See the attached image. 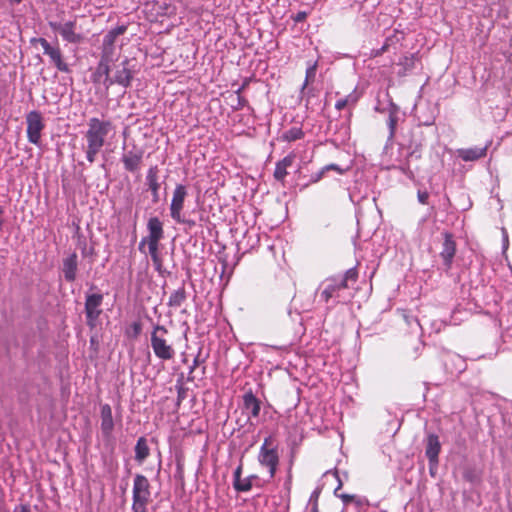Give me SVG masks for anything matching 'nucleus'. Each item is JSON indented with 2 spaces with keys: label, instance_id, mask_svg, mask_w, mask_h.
Here are the masks:
<instances>
[{
  "label": "nucleus",
  "instance_id": "46",
  "mask_svg": "<svg viewBox=\"0 0 512 512\" xmlns=\"http://www.w3.org/2000/svg\"><path fill=\"white\" fill-rule=\"evenodd\" d=\"M504 248L507 249L508 247V234L507 232L504 230Z\"/></svg>",
  "mask_w": 512,
  "mask_h": 512
},
{
  "label": "nucleus",
  "instance_id": "15",
  "mask_svg": "<svg viewBox=\"0 0 512 512\" xmlns=\"http://www.w3.org/2000/svg\"><path fill=\"white\" fill-rule=\"evenodd\" d=\"M103 302L102 294L88 295L85 302L87 318L93 320L99 317L101 313V305Z\"/></svg>",
  "mask_w": 512,
  "mask_h": 512
},
{
  "label": "nucleus",
  "instance_id": "19",
  "mask_svg": "<svg viewBox=\"0 0 512 512\" xmlns=\"http://www.w3.org/2000/svg\"><path fill=\"white\" fill-rule=\"evenodd\" d=\"M60 35L62 36L63 40L69 43L77 44L83 40L82 35L76 32L75 21H68L64 23L63 27L61 28Z\"/></svg>",
  "mask_w": 512,
  "mask_h": 512
},
{
  "label": "nucleus",
  "instance_id": "41",
  "mask_svg": "<svg viewBox=\"0 0 512 512\" xmlns=\"http://www.w3.org/2000/svg\"><path fill=\"white\" fill-rule=\"evenodd\" d=\"M241 473H242V464H240L234 471L233 481H237L238 479H241Z\"/></svg>",
  "mask_w": 512,
  "mask_h": 512
},
{
  "label": "nucleus",
  "instance_id": "14",
  "mask_svg": "<svg viewBox=\"0 0 512 512\" xmlns=\"http://www.w3.org/2000/svg\"><path fill=\"white\" fill-rule=\"evenodd\" d=\"M113 61L111 57H104L101 55V59L97 65L96 71L94 73V81H101V78L104 77V84L107 88L110 87V63Z\"/></svg>",
  "mask_w": 512,
  "mask_h": 512
},
{
  "label": "nucleus",
  "instance_id": "33",
  "mask_svg": "<svg viewBox=\"0 0 512 512\" xmlns=\"http://www.w3.org/2000/svg\"><path fill=\"white\" fill-rule=\"evenodd\" d=\"M397 125V116L395 113H390L388 118V126L390 129V137H393L395 134V129Z\"/></svg>",
  "mask_w": 512,
  "mask_h": 512
},
{
  "label": "nucleus",
  "instance_id": "20",
  "mask_svg": "<svg viewBox=\"0 0 512 512\" xmlns=\"http://www.w3.org/2000/svg\"><path fill=\"white\" fill-rule=\"evenodd\" d=\"M114 428L112 410L108 404L101 407V430L105 437H109Z\"/></svg>",
  "mask_w": 512,
  "mask_h": 512
},
{
  "label": "nucleus",
  "instance_id": "9",
  "mask_svg": "<svg viewBox=\"0 0 512 512\" xmlns=\"http://www.w3.org/2000/svg\"><path fill=\"white\" fill-rule=\"evenodd\" d=\"M27 122V138L30 143L39 144L41 139V131L44 129V123L41 113L31 111L26 116Z\"/></svg>",
  "mask_w": 512,
  "mask_h": 512
},
{
  "label": "nucleus",
  "instance_id": "44",
  "mask_svg": "<svg viewBox=\"0 0 512 512\" xmlns=\"http://www.w3.org/2000/svg\"><path fill=\"white\" fill-rule=\"evenodd\" d=\"M133 329H134V333L135 334H138L141 330V326L138 322H135L134 325H133Z\"/></svg>",
  "mask_w": 512,
  "mask_h": 512
},
{
  "label": "nucleus",
  "instance_id": "32",
  "mask_svg": "<svg viewBox=\"0 0 512 512\" xmlns=\"http://www.w3.org/2000/svg\"><path fill=\"white\" fill-rule=\"evenodd\" d=\"M399 65L404 66L405 70L413 69L414 68V55L404 56L400 60Z\"/></svg>",
  "mask_w": 512,
  "mask_h": 512
},
{
  "label": "nucleus",
  "instance_id": "36",
  "mask_svg": "<svg viewBox=\"0 0 512 512\" xmlns=\"http://www.w3.org/2000/svg\"><path fill=\"white\" fill-rule=\"evenodd\" d=\"M307 16H308V13H307V12H305V11H299L298 13H296V14H295V16H293V20H294L295 22H297V23H298V22H303V21H305V20H306Z\"/></svg>",
  "mask_w": 512,
  "mask_h": 512
},
{
  "label": "nucleus",
  "instance_id": "18",
  "mask_svg": "<svg viewBox=\"0 0 512 512\" xmlns=\"http://www.w3.org/2000/svg\"><path fill=\"white\" fill-rule=\"evenodd\" d=\"M457 156L463 161H476L486 156L487 146L485 147H474V148H462L456 151Z\"/></svg>",
  "mask_w": 512,
  "mask_h": 512
},
{
  "label": "nucleus",
  "instance_id": "16",
  "mask_svg": "<svg viewBox=\"0 0 512 512\" xmlns=\"http://www.w3.org/2000/svg\"><path fill=\"white\" fill-rule=\"evenodd\" d=\"M295 158V154L290 153L276 163L273 176L277 181L284 184L285 178L288 175L287 169L293 165Z\"/></svg>",
  "mask_w": 512,
  "mask_h": 512
},
{
  "label": "nucleus",
  "instance_id": "4",
  "mask_svg": "<svg viewBox=\"0 0 512 512\" xmlns=\"http://www.w3.org/2000/svg\"><path fill=\"white\" fill-rule=\"evenodd\" d=\"M151 346L155 355L162 360H169L174 356V350L169 344L168 330L157 325L151 336Z\"/></svg>",
  "mask_w": 512,
  "mask_h": 512
},
{
  "label": "nucleus",
  "instance_id": "28",
  "mask_svg": "<svg viewBox=\"0 0 512 512\" xmlns=\"http://www.w3.org/2000/svg\"><path fill=\"white\" fill-rule=\"evenodd\" d=\"M317 66V61L308 65L306 69L305 81L302 85V90H304L309 84L315 81Z\"/></svg>",
  "mask_w": 512,
  "mask_h": 512
},
{
  "label": "nucleus",
  "instance_id": "38",
  "mask_svg": "<svg viewBox=\"0 0 512 512\" xmlns=\"http://www.w3.org/2000/svg\"><path fill=\"white\" fill-rule=\"evenodd\" d=\"M324 168V171H330V170H334L336 172H338L339 174H343L344 171L343 169H341L338 165L336 164H329V165H326Z\"/></svg>",
  "mask_w": 512,
  "mask_h": 512
},
{
  "label": "nucleus",
  "instance_id": "49",
  "mask_svg": "<svg viewBox=\"0 0 512 512\" xmlns=\"http://www.w3.org/2000/svg\"><path fill=\"white\" fill-rule=\"evenodd\" d=\"M418 327L423 330V326H421L420 322H417Z\"/></svg>",
  "mask_w": 512,
  "mask_h": 512
},
{
  "label": "nucleus",
  "instance_id": "3",
  "mask_svg": "<svg viewBox=\"0 0 512 512\" xmlns=\"http://www.w3.org/2000/svg\"><path fill=\"white\" fill-rule=\"evenodd\" d=\"M150 498L151 492L148 479L141 474H137L133 483V511L147 512V506L150 502Z\"/></svg>",
  "mask_w": 512,
  "mask_h": 512
},
{
  "label": "nucleus",
  "instance_id": "12",
  "mask_svg": "<svg viewBox=\"0 0 512 512\" xmlns=\"http://www.w3.org/2000/svg\"><path fill=\"white\" fill-rule=\"evenodd\" d=\"M127 30V26L120 25L111 29L103 39L102 54L104 57L114 58L115 47L114 43L118 36L123 35Z\"/></svg>",
  "mask_w": 512,
  "mask_h": 512
},
{
  "label": "nucleus",
  "instance_id": "17",
  "mask_svg": "<svg viewBox=\"0 0 512 512\" xmlns=\"http://www.w3.org/2000/svg\"><path fill=\"white\" fill-rule=\"evenodd\" d=\"M78 266V256L74 252L63 260V274L67 282H73L76 279V272Z\"/></svg>",
  "mask_w": 512,
  "mask_h": 512
},
{
  "label": "nucleus",
  "instance_id": "5",
  "mask_svg": "<svg viewBox=\"0 0 512 512\" xmlns=\"http://www.w3.org/2000/svg\"><path fill=\"white\" fill-rule=\"evenodd\" d=\"M32 45L39 44L45 55H47L50 59V62L59 70L60 72L69 73L70 68L66 63L62 50L59 45H51L45 38H32L30 40Z\"/></svg>",
  "mask_w": 512,
  "mask_h": 512
},
{
  "label": "nucleus",
  "instance_id": "31",
  "mask_svg": "<svg viewBox=\"0 0 512 512\" xmlns=\"http://www.w3.org/2000/svg\"><path fill=\"white\" fill-rule=\"evenodd\" d=\"M334 297V288L331 287V283L329 282L323 291L320 294L321 300L324 302H328L331 298Z\"/></svg>",
  "mask_w": 512,
  "mask_h": 512
},
{
  "label": "nucleus",
  "instance_id": "47",
  "mask_svg": "<svg viewBox=\"0 0 512 512\" xmlns=\"http://www.w3.org/2000/svg\"><path fill=\"white\" fill-rule=\"evenodd\" d=\"M418 327L423 330V326H421L420 322H417Z\"/></svg>",
  "mask_w": 512,
  "mask_h": 512
},
{
  "label": "nucleus",
  "instance_id": "39",
  "mask_svg": "<svg viewBox=\"0 0 512 512\" xmlns=\"http://www.w3.org/2000/svg\"><path fill=\"white\" fill-rule=\"evenodd\" d=\"M346 107H347V102H345V101L343 100V98L338 99V100L336 101V103H335V108H336L337 110H339V111H340V110H342V109H344V108H346Z\"/></svg>",
  "mask_w": 512,
  "mask_h": 512
},
{
  "label": "nucleus",
  "instance_id": "11",
  "mask_svg": "<svg viewBox=\"0 0 512 512\" xmlns=\"http://www.w3.org/2000/svg\"><path fill=\"white\" fill-rule=\"evenodd\" d=\"M132 79L133 71L130 68V60L126 58L115 67L114 75L111 77L110 86L118 84L126 88L130 86Z\"/></svg>",
  "mask_w": 512,
  "mask_h": 512
},
{
  "label": "nucleus",
  "instance_id": "7",
  "mask_svg": "<svg viewBox=\"0 0 512 512\" xmlns=\"http://www.w3.org/2000/svg\"><path fill=\"white\" fill-rule=\"evenodd\" d=\"M258 460L262 466L269 469L270 478H273L276 473V468L279 463L277 450L271 446V439L266 438L260 448Z\"/></svg>",
  "mask_w": 512,
  "mask_h": 512
},
{
  "label": "nucleus",
  "instance_id": "34",
  "mask_svg": "<svg viewBox=\"0 0 512 512\" xmlns=\"http://www.w3.org/2000/svg\"><path fill=\"white\" fill-rule=\"evenodd\" d=\"M345 102H347V106H354L358 101V96L351 93L347 95L345 98H343Z\"/></svg>",
  "mask_w": 512,
  "mask_h": 512
},
{
  "label": "nucleus",
  "instance_id": "43",
  "mask_svg": "<svg viewBox=\"0 0 512 512\" xmlns=\"http://www.w3.org/2000/svg\"><path fill=\"white\" fill-rule=\"evenodd\" d=\"M330 283H331V287L334 288V297H337V298L340 297V291L341 290H339L337 288V286H335V284H333L331 281H330Z\"/></svg>",
  "mask_w": 512,
  "mask_h": 512
},
{
  "label": "nucleus",
  "instance_id": "25",
  "mask_svg": "<svg viewBox=\"0 0 512 512\" xmlns=\"http://www.w3.org/2000/svg\"><path fill=\"white\" fill-rule=\"evenodd\" d=\"M149 456V447L145 438L141 437L138 439L135 446V459L142 463Z\"/></svg>",
  "mask_w": 512,
  "mask_h": 512
},
{
  "label": "nucleus",
  "instance_id": "21",
  "mask_svg": "<svg viewBox=\"0 0 512 512\" xmlns=\"http://www.w3.org/2000/svg\"><path fill=\"white\" fill-rule=\"evenodd\" d=\"M358 280V271L356 268L348 269L344 276L340 279H331L330 281L337 286L339 290L347 289L350 285H353Z\"/></svg>",
  "mask_w": 512,
  "mask_h": 512
},
{
  "label": "nucleus",
  "instance_id": "1",
  "mask_svg": "<svg viewBox=\"0 0 512 512\" xmlns=\"http://www.w3.org/2000/svg\"><path fill=\"white\" fill-rule=\"evenodd\" d=\"M115 132V125L110 120L91 117L87 122V130L84 133L85 145L83 150L87 161L92 164L97 155L106 145L108 136Z\"/></svg>",
  "mask_w": 512,
  "mask_h": 512
},
{
  "label": "nucleus",
  "instance_id": "50",
  "mask_svg": "<svg viewBox=\"0 0 512 512\" xmlns=\"http://www.w3.org/2000/svg\"><path fill=\"white\" fill-rule=\"evenodd\" d=\"M15 3H20L22 0H13Z\"/></svg>",
  "mask_w": 512,
  "mask_h": 512
},
{
  "label": "nucleus",
  "instance_id": "40",
  "mask_svg": "<svg viewBox=\"0 0 512 512\" xmlns=\"http://www.w3.org/2000/svg\"><path fill=\"white\" fill-rule=\"evenodd\" d=\"M49 26L52 30L61 32V28L63 27V24H60L58 22H49Z\"/></svg>",
  "mask_w": 512,
  "mask_h": 512
},
{
  "label": "nucleus",
  "instance_id": "22",
  "mask_svg": "<svg viewBox=\"0 0 512 512\" xmlns=\"http://www.w3.org/2000/svg\"><path fill=\"white\" fill-rule=\"evenodd\" d=\"M158 172V167L152 166L148 169L146 176L147 184L152 192L154 202H157L159 197L158 192L160 189V184L158 182Z\"/></svg>",
  "mask_w": 512,
  "mask_h": 512
},
{
  "label": "nucleus",
  "instance_id": "26",
  "mask_svg": "<svg viewBox=\"0 0 512 512\" xmlns=\"http://www.w3.org/2000/svg\"><path fill=\"white\" fill-rule=\"evenodd\" d=\"M186 299V290H185V287L184 285H182L181 287H179L177 290H175L170 298H169V305L171 307H180L182 305V303L185 301Z\"/></svg>",
  "mask_w": 512,
  "mask_h": 512
},
{
  "label": "nucleus",
  "instance_id": "29",
  "mask_svg": "<svg viewBox=\"0 0 512 512\" xmlns=\"http://www.w3.org/2000/svg\"><path fill=\"white\" fill-rule=\"evenodd\" d=\"M342 483L339 482L338 487L335 489V495L339 497L344 505H348L350 502H354L357 506H361L364 502L363 499L357 498L355 495L350 494H338L337 491L341 488Z\"/></svg>",
  "mask_w": 512,
  "mask_h": 512
},
{
  "label": "nucleus",
  "instance_id": "27",
  "mask_svg": "<svg viewBox=\"0 0 512 512\" xmlns=\"http://www.w3.org/2000/svg\"><path fill=\"white\" fill-rule=\"evenodd\" d=\"M256 478L257 477L255 475H252L243 479H238L237 481H233L234 488L240 492H247L251 490L252 482Z\"/></svg>",
  "mask_w": 512,
  "mask_h": 512
},
{
  "label": "nucleus",
  "instance_id": "6",
  "mask_svg": "<svg viewBox=\"0 0 512 512\" xmlns=\"http://www.w3.org/2000/svg\"><path fill=\"white\" fill-rule=\"evenodd\" d=\"M187 188L183 184H177L170 204V215L177 223L186 224L189 227L195 226V221L186 219L182 215L185 198L187 196Z\"/></svg>",
  "mask_w": 512,
  "mask_h": 512
},
{
  "label": "nucleus",
  "instance_id": "10",
  "mask_svg": "<svg viewBox=\"0 0 512 512\" xmlns=\"http://www.w3.org/2000/svg\"><path fill=\"white\" fill-rule=\"evenodd\" d=\"M442 235L444 241L442 243L440 257L443 261L445 269L450 270L456 255L457 244L452 233L445 231L442 233Z\"/></svg>",
  "mask_w": 512,
  "mask_h": 512
},
{
  "label": "nucleus",
  "instance_id": "42",
  "mask_svg": "<svg viewBox=\"0 0 512 512\" xmlns=\"http://www.w3.org/2000/svg\"><path fill=\"white\" fill-rule=\"evenodd\" d=\"M388 46H389V45H388L387 43H385V44H384V45H383V46H382V47H381V48H380V49L375 53V56L381 55V54H383L384 52H386V51H387V49H388Z\"/></svg>",
  "mask_w": 512,
  "mask_h": 512
},
{
  "label": "nucleus",
  "instance_id": "48",
  "mask_svg": "<svg viewBox=\"0 0 512 512\" xmlns=\"http://www.w3.org/2000/svg\"><path fill=\"white\" fill-rule=\"evenodd\" d=\"M418 327L423 330V326H421L420 322H417Z\"/></svg>",
  "mask_w": 512,
  "mask_h": 512
},
{
  "label": "nucleus",
  "instance_id": "2",
  "mask_svg": "<svg viewBox=\"0 0 512 512\" xmlns=\"http://www.w3.org/2000/svg\"><path fill=\"white\" fill-rule=\"evenodd\" d=\"M148 236L141 239L139 250L144 253L145 245L148 246L149 254L155 269L162 273L163 260L159 254V242L164 237L163 224L158 217H151L147 223Z\"/></svg>",
  "mask_w": 512,
  "mask_h": 512
},
{
  "label": "nucleus",
  "instance_id": "37",
  "mask_svg": "<svg viewBox=\"0 0 512 512\" xmlns=\"http://www.w3.org/2000/svg\"><path fill=\"white\" fill-rule=\"evenodd\" d=\"M326 171H324V168H322L320 171H318L317 173L313 174L311 176V182L312 183H317L319 182L323 176L325 175Z\"/></svg>",
  "mask_w": 512,
  "mask_h": 512
},
{
  "label": "nucleus",
  "instance_id": "45",
  "mask_svg": "<svg viewBox=\"0 0 512 512\" xmlns=\"http://www.w3.org/2000/svg\"><path fill=\"white\" fill-rule=\"evenodd\" d=\"M3 215H4V208L2 206H0V228L2 227V225L4 223Z\"/></svg>",
  "mask_w": 512,
  "mask_h": 512
},
{
  "label": "nucleus",
  "instance_id": "24",
  "mask_svg": "<svg viewBox=\"0 0 512 512\" xmlns=\"http://www.w3.org/2000/svg\"><path fill=\"white\" fill-rule=\"evenodd\" d=\"M304 136L305 133L303 129L299 126H294L282 133L281 140L285 142H294L303 139Z\"/></svg>",
  "mask_w": 512,
  "mask_h": 512
},
{
  "label": "nucleus",
  "instance_id": "35",
  "mask_svg": "<svg viewBox=\"0 0 512 512\" xmlns=\"http://www.w3.org/2000/svg\"><path fill=\"white\" fill-rule=\"evenodd\" d=\"M418 200L421 204L425 205L428 203L429 194L427 191L419 190L417 193Z\"/></svg>",
  "mask_w": 512,
  "mask_h": 512
},
{
  "label": "nucleus",
  "instance_id": "23",
  "mask_svg": "<svg viewBox=\"0 0 512 512\" xmlns=\"http://www.w3.org/2000/svg\"><path fill=\"white\" fill-rule=\"evenodd\" d=\"M243 404L245 410L248 411L252 417H258L260 413V402L252 392L244 394Z\"/></svg>",
  "mask_w": 512,
  "mask_h": 512
},
{
  "label": "nucleus",
  "instance_id": "13",
  "mask_svg": "<svg viewBox=\"0 0 512 512\" xmlns=\"http://www.w3.org/2000/svg\"><path fill=\"white\" fill-rule=\"evenodd\" d=\"M441 450L439 438L435 434H429L426 440L425 454L429 459L431 466H436L438 463V455Z\"/></svg>",
  "mask_w": 512,
  "mask_h": 512
},
{
  "label": "nucleus",
  "instance_id": "8",
  "mask_svg": "<svg viewBox=\"0 0 512 512\" xmlns=\"http://www.w3.org/2000/svg\"><path fill=\"white\" fill-rule=\"evenodd\" d=\"M144 153L143 148L136 145L129 150H125L121 157L124 169L131 173L138 172L142 166Z\"/></svg>",
  "mask_w": 512,
  "mask_h": 512
},
{
  "label": "nucleus",
  "instance_id": "30",
  "mask_svg": "<svg viewBox=\"0 0 512 512\" xmlns=\"http://www.w3.org/2000/svg\"><path fill=\"white\" fill-rule=\"evenodd\" d=\"M154 6L157 7V11L161 15L171 16V15L175 14V11H176L174 6L167 4L165 2H163V3L156 2L154 4Z\"/></svg>",
  "mask_w": 512,
  "mask_h": 512
}]
</instances>
